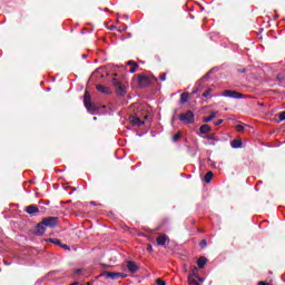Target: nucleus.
I'll return each instance as SVG.
<instances>
[{
  "label": "nucleus",
  "instance_id": "obj_14",
  "mask_svg": "<svg viewBox=\"0 0 285 285\" xmlns=\"http://www.w3.org/2000/svg\"><path fill=\"white\" fill-rule=\"evenodd\" d=\"M127 66H131V69L129 70V72L132 75L135 72H137V68H138V65L137 62L132 61V60H129L127 62Z\"/></svg>",
  "mask_w": 285,
  "mask_h": 285
},
{
  "label": "nucleus",
  "instance_id": "obj_6",
  "mask_svg": "<svg viewBox=\"0 0 285 285\" xmlns=\"http://www.w3.org/2000/svg\"><path fill=\"white\" fill-rule=\"evenodd\" d=\"M196 277H199V268L194 267L191 269V273L189 274L187 282L190 285H199V283L197 282Z\"/></svg>",
  "mask_w": 285,
  "mask_h": 285
},
{
  "label": "nucleus",
  "instance_id": "obj_29",
  "mask_svg": "<svg viewBox=\"0 0 285 285\" xmlns=\"http://www.w3.org/2000/svg\"><path fill=\"white\" fill-rule=\"evenodd\" d=\"M60 246H61V248H63L65 250H70V246H68L67 244H61Z\"/></svg>",
  "mask_w": 285,
  "mask_h": 285
},
{
  "label": "nucleus",
  "instance_id": "obj_32",
  "mask_svg": "<svg viewBox=\"0 0 285 285\" xmlns=\"http://www.w3.org/2000/svg\"><path fill=\"white\" fill-rule=\"evenodd\" d=\"M199 87H195L194 89H193V95H197V92H199Z\"/></svg>",
  "mask_w": 285,
  "mask_h": 285
},
{
  "label": "nucleus",
  "instance_id": "obj_13",
  "mask_svg": "<svg viewBox=\"0 0 285 285\" xmlns=\"http://www.w3.org/2000/svg\"><path fill=\"white\" fill-rule=\"evenodd\" d=\"M199 130L202 135H208L213 128L209 125H202Z\"/></svg>",
  "mask_w": 285,
  "mask_h": 285
},
{
  "label": "nucleus",
  "instance_id": "obj_31",
  "mask_svg": "<svg viewBox=\"0 0 285 285\" xmlns=\"http://www.w3.org/2000/svg\"><path fill=\"white\" fill-rule=\"evenodd\" d=\"M160 81H166V73L159 76Z\"/></svg>",
  "mask_w": 285,
  "mask_h": 285
},
{
  "label": "nucleus",
  "instance_id": "obj_24",
  "mask_svg": "<svg viewBox=\"0 0 285 285\" xmlns=\"http://www.w3.org/2000/svg\"><path fill=\"white\" fill-rule=\"evenodd\" d=\"M179 139H181V134H176V135L173 137V141H179Z\"/></svg>",
  "mask_w": 285,
  "mask_h": 285
},
{
  "label": "nucleus",
  "instance_id": "obj_42",
  "mask_svg": "<svg viewBox=\"0 0 285 285\" xmlns=\"http://www.w3.org/2000/svg\"><path fill=\"white\" fill-rule=\"evenodd\" d=\"M185 273H188V269L185 267Z\"/></svg>",
  "mask_w": 285,
  "mask_h": 285
},
{
  "label": "nucleus",
  "instance_id": "obj_21",
  "mask_svg": "<svg viewBox=\"0 0 285 285\" xmlns=\"http://www.w3.org/2000/svg\"><path fill=\"white\" fill-rule=\"evenodd\" d=\"M212 91H213V89H207L205 92H203V97H204L205 99H210V97H213V96L210 95Z\"/></svg>",
  "mask_w": 285,
  "mask_h": 285
},
{
  "label": "nucleus",
  "instance_id": "obj_37",
  "mask_svg": "<svg viewBox=\"0 0 285 285\" xmlns=\"http://www.w3.org/2000/svg\"><path fill=\"white\" fill-rule=\"evenodd\" d=\"M144 79H146V77L142 76V77L139 78V81L140 82L144 81Z\"/></svg>",
  "mask_w": 285,
  "mask_h": 285
},
{
  "label": "nucleus",
  "instance_id": "obj_12",
  "mask_svg": "<svg viewBox=\"0 0 285 285\" xmlns=\"http://www.w3.org/2000/svg\"><path fill=\"white\" fill-rule=\"evenodd\" d=\"M26 210L28 215H37V213H39V207H37V205H30Z\"/></svg>",
  "mask_w": 285,
  "mask_h": 285
},
{
  "label": "nucleus",
  "instance_id": "obj_36",
  "mask_svg": "<svg viewBox=\"0 0 285 285\" xmlns=\"http://www.w3.org/2000/svg\"><path fill=\"white\" fill-rule=\"evenodd\" d=\"M196 279H198V282H205V278H202L200 276L196 277Z\"/></svg>",
  "mask_w": 285,
  "mask_h": 285
},
{
  "label": "nucleus",
  "instance_id": "obj_33",
  "mask_svg": "<svg viewBox=\"0 0 285 285\" xmlns=\"http://www.w3.org/2000/svg\"><path fill=\"white\" fill-rule=\"evenodd\" d=\"M258 285H273V283H266L264 281L258 282Z\"/></svg>",
  "mask_w": 285,
  "mask_h": 285
},
{
  "label": "nucleus",
  "instance_id": "obj_30",
  "mask_svg": "<svg viewBox=\"0 0 285 285\" xmlns=\"http://www.w3.org/2000/svg\"><path fill=\"white\" fill-rule=\"evenodd\" d=\"M156 284H158V285H166V282H164V281H161V279L158 278V279L156 281Z\"/></svg>",
  "mask_w": 285,
  "mask_h": 285
},
{
  "label": "nucleus",
  "instance_id": "obj_34",
  "mask_svg": "<svg viewBox=\"0 0 285 285\" xmlns=\"http://www.w3.org/2000/svg\"><path fill=\"white\" fill-rule=\"evenodd\" d=\"M82 272H83V269H81V268H78V269L75 271L76 275H79Z\"/></svg>",
  "mask_w": 285,
  "mask_h": 285
},
{
  "label": "nucleus",
  "instance_id": "obj_26",
  "mask_svg": "<svg viewBox=\"0 0 285 285\" xmlns=\"http://www.w3.org/2000/svg\"><path fill=\"white\" fill-rule=\"evenodd\" d=\"M236 130H237L238 132L244 131V126L237 125V126H236Z\"/></svg>",
  "mask_w": 285,
  "mask_h": 285
},
{
  "label": "nucleus",
  "instance_id": "obj_7",
  "mask_svg": "<svg viewBox=\"0 0 285 285\" xmlns=\"http://www.w3.org/2000/svg\"><path fill=\"white\" fill-rule=\"evenodd\" d=\"M46 228L47 226L46 224H43V220H42L36 226L35 235H38V236L43 235V233H46Z\"/></svg>",
  "mask_w": 285,
  "mask_h": 285
},
{
  "label": "nucleus",
  "instance_id": "obj_1",
  "mask_svg": "<svg viewBox=\"0 0 285 285\" xmlns=\"http://www.w3.org/2000/svg\"><path fill=\"white\" fill-rule=\"evenodd\" d=\"M85 108H87V111L90 112V115H96L97 110H99L97 107L92 106V99L90 98V92L85 91Z\"/></svg>",
  "mask_w": 285,
  "mask_h": 285
},
{
  "label": "nucleus",
  "instance_id": "obj_15",
  "mask_svg": "<svg viewBox=\"0 0 285 285\" xmlns=\"http://www.w3.org/2000/svg\"><path fill=\"white\" fill-rule=\"evenodd\" d=\"M130 122H131V126H138V127L144 126V121H141L139 117L131 118Z\"/></svg>",
  "mask_w": 285,
  "mask_h": 285
},
{
  "label": "nucleus",
  "instance_id": "obj_18",
  "mask_svg": "<svg viewBox=\"0 0 285 285\" xmlns=\"http://www.w3.org/2000/svg\"><path fill=\"white\" fill-rule=\"evenodd\" d=\"M188 97H190L189 92H183L180 95V104H186V101H188Z\"/></svg>",
  "mask_w": 285,
  "mask_h": 285
},
{
  "label": "nucleus",
  "instance_id": "obj_9",
  "mask_svg": "<svg viewBox=\"0 0 285 285\" xmlns=\"http://www.w3.org/2000/svg\"><path fill=\"white\" fill-rule=\"evenodd\" d=\"M114 83H115V86H116V88H117V92H118L119 95L124 96V94L126 92V86L120 85V83L117 81V79H114Z\"/></svg>",
  "mask_w": 285,
  "mask_h": 285
},
{
  "label": "nucleus",
  "instance_id": "obj_40",
  "mask_svg": "<svg viewBox=\"0 0 285 285\" xmlns=\"http://www.w3.org/2000/svg\"><path fill=\"white\" fill-rule=\"evenodd\" d=\"M206 77H208V73L205 77H203L202 79H205Z\"/></svg>",
  "mask_w": 285,
  "mask_h": 285
},
{
  "label": "nucleus",
  "instance_id": "obj_39",
  "mask_svg": "<svg viewBox=\"0 0 285 285\" xmlns=\"http://www.w3.org/2000/svg\"><path fill=\"white\" fill-rule=\"evenodd\" d=\"M171 124H175V117L173 118Z\"/></svg>",
  "mask_w": 285,
  "mask_h": 285
},
{
  "label": "nucleus",
  "instance_id": "obj_41",
  "mask_svg": "<svg viewBox=\"0 0 285 285\" xmlns=\"http://www.w3.org/2000/svg\"><path fill=\"white\" fill-rule=\"evenodd\" d=\"M94 121H97V117H94Z\"/></svg>",
  "mask_w": 285,
  "mask_h": 285
},
{
  "label": "nucleus",
  "instance_id": "obj_44",
  "mask_svg": "<svg viewBox=\"0 0 285 285\" xmlns=\"http://www.w3.org/2000/svg\"><path fill=\"white\" fill-rule=\"evenodd\" d=\"M47 90H50V88H48Z\"/></svg>",
  "mask_w": 285,
  "mask_h": 285
},
{
  "label": "nucleus",
  "instance_id": "obj_16",
  "mask_svg": "<svg viewBox=\"0 0 285 285\" xmlns=\"http://www.w3.org/2000/svg\"><path fill=\"white\" fill-rule=\"evenodd\" d=\"M232 148H242V146H244V142H242V140L239 139H234L230 142Z\"/></svg>",
  "mask_w": 285,
  "mask_h": 285
},
{
  "label": "nucleus",
  "instance_id": "obj_17",
  "mask_svg": "<svg viewBox=\"0 0 285 285\" xmlns=\"http://www.w3.org/2000/svg\"><path fill=\"white\" fill-rule=\"evenodd\" d=\"M207 262H208V259L206 257L198 258V261H197L198 268H204L206 266Z\"/></svg>",
  "mask_w": 285,
  "mask_h": 285
},
{
  "label": "nucleus",
  "instance_id": "obj_8",
  "mask_svg": "<svg viewBox=\"0 0 285 285\" xmlns=\"http://www.w3.org/2000/svg\"><path fill=\"white\" fill-rule=\"evenodd\" d=\"M127 269L129 271V273H137L139 271V265H137V263H135L134 261H128Z\"/></svg>",
  "mask_w": 285,
  "mask_h": 285
},
{
  "label": "nucleus",
  "instance_id": "obj_19",
  "mask_svg": "<svg viewBox=\"0 0 285 285\" xmlns=\"http://www.w3.org/2000/svg\"><path fill=\"white\" fill-rule=\"evenodd\" d=\"M213 177H214L213 171H208V173L205 175V183H206V184H210V181L213 180Z\"/></svg>",
  "mask_w": 285,
  "mask_h": 285
},
{
  "label": "nucleus",
  "instance_id": "obj_10",
  "mask_svg": "<svg viewBox=\"0 0 285 285\" xmlns=\"http://www.w3.org/2000/svg\"><path fill=\"white\" fill-rule=\"evenodd\" d=\"M217 115H219V111H212L208 117L203 118L204 124H210V121H213Z\"/></svg>",
  "mask_w": 285,
  "mask_h": 285
},
{
  "label": "nucleus",
  "instance_id": "obj_3",
  "mask_svg": "<svg viewBox=\"0 0 285 285\" xmlns=\"http://www.w3.org/2000/svg\"><path fill=\"white\" fill-rule=\"evenodd\" d=\"M178 119L183 121V124H195V114L191 110H188L185 114H181Z\"/></svg>",
  "mask_w": 285,
  "mask_h": 285
},
{
  "label": "nucleus",
  "instance_id": "obj_43",
  "mask_svg": "<svg viewBox=\"0 0 285 285\" xmlns=\"http://www.w3.org/2000/svg\"><path fill=\"white\" fill-rule=\"evenodd\" d=\"M212 146H215V142H210Z\"/></svg>",
  "mask_w": 285,
  "mask_h": 285
},
{
  "label": "nucleus",
  "instance_id": "obj_25",
  "mask_svg": "<svg viewBox=\"0 0 285 285\" xmlns=\"http://www.w3.org/2000/svg\"><path fill=\"white\" fill-rule=\"evenodd\" d=\"M278 119H279V121H285V111H283L278 115Z\"/></svg>",
  "mask_w": 285,
  "mask_h": 285
},
{
  "label": "nucleus",
  "instance_id": "obj_5",
  "mask_svg": "<svg viewBox=\"0 0 285 285\" xmlns=\"http://www.w3.org/2000/svg\"><path fill=\"white\" fill-rule=\"evenodd\" d=\"M220 97H229V99H244V94L227 89L220 95Z\"/></svg>",
  "mask_w": 285,
  "mask_h": 285
},
{
  "label": "nucleus",
  "instance_id": "obj_20",
  "mask_svg": "<svg viewBox=\"0 0 285 285\" xmlns=\"http://www.w3.org/2000/svg\"><path fill=\"white\" fill-rule=\"evenodd\" d=\"M97 90L99 92H102V95H108V90H106V87H104L102 85H97Z\"/></svg>",
  "mask_w": 285,
  "mask_h": 285
},
{
  "label": "nucleus",
  "instance_id": "obj_2",
  "mask_svg": "<svg viewBox=\"0 0 285 285\" xmlns=\"http://www.w3.org/2000/svg\"><path fill=\"white\" fill-rule=\"evenodd\" d=\"M101 277H105V279H124L128 277L127 274L121 273V272H105L100 274Z\"/></svg>",
  "mask_w": 285,
  "mask_h": 285
},
{
  "label": "nucleus",
  "instance_id": "obj_11",
  "mask_svg": "<svg viewBox=\"0 0 285 285\" xmlns=\"http://www.w3.org/2000/svg\"><path fill=\"white\" fill-rule=\"evenodd\" d=\"M158 246H166V242H168V236L167 235H160L156 239Z\"/></svg>",
  "mask_w": 285,
  "mask_h": 285
},
{
  "label": "nucleus",
  "instance_id": "obj_23",
  "mask_svg": "<svg viewBox=\"0 0 285 285\" xmlns=\"http://www.w3.org/2000/svg\"><path fill=\"white\" fill-rule=\"evenodd\" d=\"M49 242H51V244H56L57 246H61V240L58 238H50Z\"/></svg>",
  "mask_w": 285,
  "mask_h": 285
},
{
  "label": "nucleus",
  "instance_id": "obj_38",
  "mask_svg": "<svg viewBox=\"0 0 285 285\" xmlns=\"http://www.w3.org/2000/svg\"><path fill=\"white\" fill-rule=\"evenodd\" d=\"M88 56L87 55H82V59H86Z\"/></svg>",
  "mask_w": 285,
  "mask_h": 285
},
{
  "label": "nucleus",
  "instance_id": "obj_35",
  "mask_svg": "<svg viewBox=\"0 0 285 285\" xmlns=\"http://www.w3.org/2000/svg\"><path fill=\"white\" fill-rule=\"evenodd\" d=\"M147 250L153 252V245H147Z\"/></svg>",
  "mask_w": 285,
  "mask_h": 285
},
{
  "label": "nucleus",
  "instance_id": "obj_4",
  "mask_svg": "<svg viewBox=\"0 0 285 285\" xmlns=\"http://www.w3.org/2000/svg\"><path fill=\"white\" fill-rule=\"evenodd\" d=\"M45 226H47V228H57V226H59V217H47L42 219Z\"/></svg>",
  "mask_w": 285,
  "mask_h": 285
},
{
  "label": "nucleus",
  "instance_id": "obj_28",
  "mask_svg": "<svg viewBox=\"0 0 285 285\" xmlns=\"http://www.w3.org/2000/svg\"><path fill=\"white\" fill-rule=\"evenodd\" d=\"M224 124V119H219L218 121L214 122V126H222Z\"/></svg>",
  "mask_w": 285,
  "mask_h": 285
},
{
  "label": "nucleus",
  "instance_id": "obj_22",
  "mask_svg": "<svg viewBox=\"0 0 285 285\" xmlns=\"http://www.w3.org/2000/svg\"><path fill=\"white\" fill-rule=\"evenodd\" d=\"M209 141H219V138L215 136V134H210L209 136L206 137Z\"/></svg>",
  "mask_w": 285,
  "mask_h": 285
},
{
  "label": "nucleus",
  "instance_id": "obj_27",
  "mask_svg": "<svg viewBox=\"0 0 285 285\" xmlns=\"http://www.w3.org/2000/svg\"><path fill=\"white\" fill-rule=\"evenodd\" d=\"M208 246V243L206 240L200 242V248H206Z\"/></svg>",
  "mask_w": 285,
  "mask_h": 285
}]
</instances>
